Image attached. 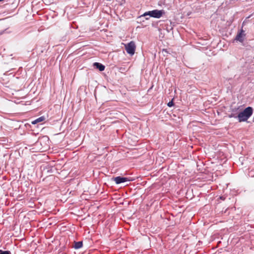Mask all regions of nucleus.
Returning <instances> with one entry per match:
<instances>
[{"mask_svg":"<svg viewBox=\"0 0 254 254\" xmlns=\"http://www.w3.org/2000/svg\"><path fill=\"white\" fill-rule=\"evenodd\" d=\"M168 106L169 107H172L173 105H174V102H173V100L171 101H170L168 104H167Z\"/></svg>","mask_w":254,"mask_h":254,"instance_id":"10","label":"nucleus"},{"mask_svg":"<svg viewBox=\"0 0 254 254\" xmlns=\"http://www.w3.org/2000/svg\"><path fill=\"white\" fill-rule=\"evenodd\" d=\"M126 50L127 52L132 55L134 54L135 50V45L133 41H131L126 46Z\"/></svg>","mask_w":254,"mask_h":254,"instance_id":"3","label":"nucleus"},{"mask_svg":"<svg viewBox=\"0 0 254 254\" xmlns=\"http://www.w3.org/2000/svg\"><path fill=\"white\" fill-rule=\"evenodd\" d=\"M2 0H0V1H2Z\"/></svg>","mask_w":254,"mask_h":254,"instance_id":"15","label":"nucleus"},{"mask_svg":"<svg viewBox=\"0 0 254 254\" xmlns=\"http://www.w3.org/2000/svg\"><path fill=\"white\" fill-rule=\"evenodd\" d=\"M253 109L251 107L246 108L243 111L238 115V118L239 122L247 121L252 115Z\"/></svg>","mask_w":254,"mask_h":254,"instance_id":"1","label":"nucleus"},{"mask_svg":"<svg viewBox=\"0 0 254 254\" xmlns=\"http://www.w3.org/2000/svg\"><path fill=\"white\" fill-rule=\"evenodd\" d=\"M0 254H11V252L8 251H2L0 250Z\"/></svg>","mask_w":254,"mask_h":254,"instance_id":"9","label":"nucleus"},{"mask_svg":"<svg viewBox=\"0 0 254 254\" xmlns=\"http://www.w3.org/2000/svg\"><path fill=\"white\" fill-rule=\"evenodd\" d=\"M112 180L115 182L116 184H120L127 181H130L128 178L122 177L120 176L112 178Z\"/></svg>","mask_w":254,"mask_h":254,"instance_id":"4","label":"nucleus"},{"mask_svg":"<svg viewBox=\"0 0 254 254\" xmlns=\"http://www.w3.org/2000/svg\"><path fill=\"white\" fill-rule=\"evenodd\" d=\"M93 65L95 68L98 69L100 71L104 70L105 68V66L103 64L99 63H94Z\"/></svg>","mask_w":254,"mask_h":254,"instance_id":"6","label":"nucleus"},{"mask_svg":"<svg viewBox=\"0 0 254 254\" xmlns=\"http://www.w3.org/2000/svg\"><path fill=\"white\" fill-rule=\"evenodd\" d=\"M220 198L221 199H222V200H225V197H224V196H220Z\"/></svg>","mask_w":254,"mask_h":254,"instance_id":"11","label":"nucleus"},{"mask_svg":"<svg viewBox=\"0 0 254 254\" xmlns=\"http://www.w3.org/2000/svg\"><path fill=\"white\" fill-rule=\"evenodd\" d=\"M146 20H148V18L146 17Z\"/></svg>","mask_w":254,"mask_h":254,"instance_id":"14","label":"nucleus"},{"mask_svg":"<svg viewBox=\"0 0 254 254\" xmlns=\"http://www.w3.org/2000/svg\"><path fill=\"white\" fill-rule=\"evenodd\" d=\"M44 120H45L44 117H43V116L40 117L38 118V119L35 120L34 121H32V124L33 125H35L38 123H40V122H41L44 121Z\"/></svg>","mask_w":254,"mask_h":254,"instance_id":"8","label":"nucleus"},{"mask_svg":"<svg viewBox=\"0 0 254 254\" xmlns=\"http://www.w3.org/2000/svg\"><path fill=\"white\" fill-rule=\"evenodd\" d=\"M245 36L246 34L245 33V31L243 30V28H242L240 32L237 34L235 38V40L240 42H243L244 40V37Z\"/></svg>","mask_w":254,"mask_h":254,"instance_id":"5","label":"nucleus"},{"mask_svg":"<svg viewBox=\"0 0 254 254\" xmlns=\"http://www.w3.org/2000/svg\"><path fill=\"white\" fill-rule=\"evenodd\" d=\"M82 247V241L74 242V248L75 249H80Z\"/></svg>","mask_w":254,"mask_h":254,"instance_id":"7","label":"nucleus"},{"mask_svg":"<svg viewBox=\"0 0 254 254\" xmlns=\"http://www.w3.org/2000/svg\"><path fill=\"white\" fill-rule=\"evenodd\" d=\"M244 23H245V22L244 21V22H243V24H242L243 26H244Z\"/></svg>","mask_w":254,"mask_h":254,"instance_id":"13","label":"nucleus"},{"mask_svg":"<svg viewBox=\"0 0 254 254\" xmlns=\"http://www.w3.org/2000/svg\"><path fill=\"white\" fill-rule=\"evenodd\" d=\"M2 33H3V32H0V35H2Z\"/></svg>","mask_w":254,"mask_h":254,"instance_id":"12","label":"nucleus"},{"mask_svg":"<svg viewBox=\"0 0 254 254\" xmlns=\"http://www.w3.org/2000/svg\"><path fill=\"white\" fill-rule=\"evenodd\" d=\"M164 14H165V11L164 10H158L155 9L152 11H149L145 12L142 16H146L149 15L150 17L159 18H160Z\"/></svg>","mask_w":254,"mask_h":254,"instance_id":"2","label":"nucleus"}]
</instances>
